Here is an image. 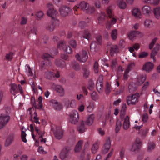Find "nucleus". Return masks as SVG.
Listing matches in <instances>:
<instances>
[{"instance_id":"obj_62","label":"nucleus","mask_w":160,"mask_h":160,"mask_svg":"<svg viewBox=\"0 0 160 160\" xmlns=\"http://www.w3.org/2000/svg\"><path fill=\"white\" fill-rule=\"evenodd\" d=\"M86 23L83 21L81 22L79 24V26L81 29L83 28L84 27L86 26Z\"/></svg>"},{"instance_id":"obj_60","label":"nucleus","mask_w":160,"mask_h":160,"mask_svg":"<svg viewBox=\"0 0 160 160\" xmlns=\"http://www.w3.org/2000/svg\"><path fill=\"white\" fill-rule=\"evenodd\" d=\"M117 61L116 60H113L112 61V63L111 64V67L112 69L115 68L116 67L117 65Z\"/></svg>"},{"instance_id":"obj_23","label":"nucleus","mask_w":160,"mask_h":160,"mask_svg":"<svg viewBox=\"0 0 160 160\" xmlns=\"http://www.w3.org/2000/svg\"><path fill=\"white\" fill-rule=\"evenodd\" d=\"M55 20H52L51 22L48 23L46 26V28L47 29L50 31H52L55 28V25L54 22Z\"/></svg>"},{"instance_id":"obj_31","label":"nucleus","mask_w":160,"mask_h":160,"mask_svg":"<svg viewBox=\"0 0 160 160\" xmlns=\"http://www.w3.org/2000/svg\"><path fill=\"white\" fill-rule=\"evenodd\" d=\"M82 142L81 141H78L74 148L75 151L76 152H79L82 149Z\"/></svg>"},{"instance_id":"obj_41","label":"nucleus","mask_w":160,"mask_h":160,"mask_svg":"<svg viewBox=\"0 0 160 160\" xmlns=\"http://www.w3.org/2000/svg\"><path fill=\"white\" fill-rule=\"evenodd\" d=\"M91 97L92 99L94 101H96L99 98L98 96L95 92H93L91 93Z\"/></svg>"},{"instance_id":"obj_12","label":"nucleus","mask_w":160,"mask_h":160,"mask_svg":"<svg viewBox=\"0 0 160 160\" xmlns=\"http://www.w3.org/2000/svg\"><path fill=\"white\" fill-rule=\"evenodd\" d=\"M52 63L50 61H43L41 63L40 68L41 70L46 69L52 65Z\"/></svg>"},{"instance_id":"obj_35","label":"nucleus","mask_w":160,"mask_h":160,"mask_svg":"<svg viewBox=\"0 0 160 160\" xmlns=\"http://www.w3.org/2000/svg\"><path fill=\"white\" fill-rule=\"evenodd\" d=\"M35 131L37 132V135H39V138H42L43 135H44L45 133L44 132H42L40 130H39L37 127L35 126Z\"/></svg>"},{"instance_id":"obj_13","label":"nucleus","mask_w":160,"mask_h":160,"mask_svg":"<svg viewBox=\"0 0 160 160\" xmlns=\"http://www.w3.org/2000/svg\"><path fill=\"white\" fill-rule=\"evenodd\" d=\"M77 129L80 133H82L85 131L86 128L84 126V123L83 120L80 121L77 127Z\"/></svg>"},{"instance_id":"obj_54","label":"nucleus","mask_w":160,"mask_h":160,"mask_svg":"<svg viewBox=\"0 0 160 160\" xmlns=\"http://www.w3.org/2000/svg\"><path fill=\"white\" fill-rule=\"evenodd\" d=\"M124 89V87L123 86H121L120 88L119 89L118 91H117L115 93V95H116L121 94L123 92Z\"/></svg>"},{"instance_id":"obj_38","label":"nucleus","mask_w":160,"mask_h":160,"mask_svg":"<svg viewBox=\"0 0 160 160\" xmlns=\"http://www.w3.org/2000/svg\"><path fill=\"white\" fill-rule=\"evenodd\" d=\"M112 39L115 40L116 39L117 37V30L114 29L112 30L111 34Z\"/></svg>"},{"instance_id":"obj_50","label":"nucleus","mask_w":160,"mask_h":160,"mask_svg":"<svg viewBox=\"0 0 160 160\" xmlns=\"http://www.w3.org/2000/svg\"><path fill=\"white\" fill-rule=\"evenodd\" d=\"M94 87V84L92 80L89 82L88 88L89 90H92Z\"/></svg>"},{"instance_id":"obj_17","label":"nucleus","mask_w":160,"mask_h":160,"mask_svg":"<svg viewBox=\"0 0 160 160\" xmlns=\"http://www.w3.org/2000/svg\"><path fill=\"white\" fill-rule=\"evenodd\" d=\"M142 12L143 14L149 16L151 13V9L149 6H145L142 8Z\"/></svg>"},{"instance_id":"obj_18","label":"nucleus","mask_w":160,"mask_h":160,"mask_svg":"<svg viewBox=\"0 0 160 160\" xmlns=\"http://www.w3.org/2000/svg\"><path fill=\"white\" fill-rule=\"evenodd\" d=\"M53 87L55 90L60 93V96H62L64 95V89L62 86L59 85H54Z\"/></svg>"},{"instance_id":"obj_45","label":"nucleus","mask_w":160,"mask_h":160,"mask_svg":"<svg viewBox=\"0 0 160 160\" xmlns=\"http://www.w3.org/2000/svg\"><path fill=\"white\" fill-rule=\"evenodd\" d=\"M155 147V144L153 142H150L148 143V150H151L153 149Z\"/></svg>"},{"instance_id":"obj_29","label":"nucleus","mask_w":160,"mask_h":160,"mask_svg":"<svg viewBox=\"0 0 160 160\" xmlns=\"http://www.w3.org/2000/svg\"><path fill=\"white\" fill-rule=\"evenodd\" d=\"M56 64L58 67L62 68H64L66 66L65 62L62 60H57L55 61Z\"/></svg>"},{"instance_id":"obj_40","label":"nucleus","mask_w":160,"mask_h":160,"mask_svg":"<svg viewBox=\"0 0 160 160\" xmlns=\"http://www.w3.org/2000/svg\"><path fill=\"white\" fill-rule=\"evenodd\" d=\"M53 107L54 109L57 111L60 110L62 108V105L61 103H58L54 105Z\"/></svg>"},{"instance_id":"obj_46","label":"nucleus","mask_w":160,"mask_h":160,"mask_svg":"<svg viewBox=\"0 0 160 160\" xmlns=\"http://www.w3.org/2000/svg\"><path fill=\"white\" fill-rule=\"evenodd\" d=\"M135 64L133 62H131L128 66L126 70L130 71L135 66Z\"/></svg>"},{"instance_id":"obj_64","label":"nucleus","mask_w":160,"mask_h":160,"mask_svg":"<svg viewBox=\"0 0 160 160\" xmlns=\"http://www.w3.org/2000/svg\"><path fill=\"white\" fill-rule=\"evenodd\" d=\"M151 23L152 22L149 20H147L144 22L145 25L148 27H149Z\"/></svg>"},{"instance_id":"obj_37","label":"nucleus","mask_w":160,"mask_h":160,"mask_svg":"<svg viewBox=\"0 0 160 160\" xmlns=\"http://www.w3.org/2000/svg\"><path fill=\"white\" fill-rule=\"evenodd\" d=\"M42 58L44 59V61H50V58H52V57L49 54L45 53L43 54Z\"/></svg>"},{"instance_id":"obj_58","label":"nucleus","mask_w":160,"mask_h":160,"mask_svg":"<svg viewBox=\"0 0 160 160\" xmlns=\"http://www.w3.org/2000/svg\"><path fill=\"white\" fill-rule=\"evenodd\" d=\"M110 86L108 83L106 85V92L107 94H108L111 91Z\"/></svg>"},{"instance_id":"obj_61","label":"nucleus","mask_w":160,"mask_h":160,"mask_svg":"<svg viewBox=\"0 0 160 160\" xmlns=\"http://www.w3.org/2000/svg\"><path fill=\"white\" fill-rule=\"evenodd\" d=\"M31 103L32 104L33 107H35V108L36 109L37 105L35 102V98L33 97L31 98Z\"/></svg>"},{"instance_id":"obj_51","label":"nucleus","mask_w":160,"mask_h":160,"mask_svg":"<svg viewBox=\"0 0 160 160\" xmlns=\"http://www.w3.org/2000/svg\"><path fill=\"white\" fill-rule=\"evenodd\" d=\"M69 44L72 48H76L77 46V44L75 40H71L69 42Z\"/></svg>"},{"instance_id":"obj_1","label":"nucleus","mask_w":160,"mask_h":160,"mask_svg":"<svg viewBox=\"0 0 160 160\" xmlns=\"http://www.w3.org/2000/svg\"><path fill=\"white\" fill-rule=\"evenodd\" d=\"M78 8L81 10L83 11L86 13L90 14L94 12L95 8L93 7L90 6L88 3L85 1H82L81 2L78 6L75 7L73 9L77 11L76 8Z\"/></svg>"},{"instance_id":"obj_52","label":"nucleus","mask_w":160,"mask_h":160,"mask_svg":"<svg viewBox=\"0 0 160 160\" xmlns=\"http://www.w3.org/2000/svg\"><path fill=\"white\" fill-rule=\"evenodd\" d=\"M148 129H145L144 130H141L139 132V133L142 136L145 137L148 132Z\"/></svg>"},{"instance_id":"obj_30","label":"nucleus","mask_w":160,"mask_h":160,"mask_svg":"<svg viewBox=\"0 0 160 160\" xmlns=\"http://www.w3.org/2000/svg\"><path fill=\"white\" fill-rule=\"evenodd\" d=\"M107 16L106 14L104 13H102L98 18V23L101 25H103V23L105 20Z\"/></svg>"},{"instance_id":"obj_53","label":"nucleus","mask_w":160,"mask_h":160,"mask_svg":"<svg viewBox=\"0 0 160 160\" xmlns=\"http://www.w3.org/2000/svg\"><path fill=\"white\" fill-rule=\"evenodd\" d=\"M26 134L24 131H22L21 132V138L22 141L24 142H26L27 140L26 138Z\"/></svg>"},{"instance_id":"obj_32","label":"nucleus","mask_w":160,"mask_h":160,"mask_svg":"<svg viewBox=\"0 0 160 160\" xmlns=\"http://www.w3.org/2000/svg\"><path fill=\"white\" fill-rule=\"evenodd\" d=\"M122 126V122L120 120L118 119L116 121L115 131L118 133L120 130Z\"/></svg>"},{"instance_id":"obj_26","label":"nucleus","mask_w":160,"mask_h":160,"mask_svg":"<svg viewBox=\"0 0 160 160\" xmlns=\"http://www.w3.org/2000/svg\"><path fill=\"white\" fill-rule=\"evenodd\" d=\"M44 76L48 79H51L54 77L55 73L53 72L48 71L45 72Z\"/></svg>"},{"instance_id":"obj_19","label":"nucleus","mask_w":160,"mask_h":160,"mask_svg":"<svg viewBox=\"0 0 160 160\" xmlns=\"http://www.w3.org/2000/svg\"><path fill=\"white\" fill-rule=\"evenodd\" d=\"M137 89V85L134 82H130L128 86L129 91L130 93H133Z\"/></svg>"},{"instance_id":"obj_9","label":"nucleus","mask_w":160,"mask_h":160,"mask_svg":"<svg viewBox=\"0 0 160 160\" xmlns=\"http://www.w3.org/2000/svg\"><path fill=\"white\" fill-rule=\"evenodd\" d=\"M71 9L69 7L62 6L59 8L60 14L62 17L68 16L71 11Z\"/></svg>"},{"instance_id":"obj_24","label":"nucleus","mask_w":160,"mask_h":160,"mask_svg":"<svg viewBox=\"0 0 160 160\" xmlns=\"http://www.w3.org/2000/svg\"><path fill=\"white\" fill-rule=\"evenodd\" d=\"M95 118V116L94 114H91L87 118L86 122L88 126L91 125L93 122Z\"/></svg>"},{"instance_id":"obj_10","label":"nucleus","mask_w":160,"mask_h":160,"mask_svg":"<svg viewBox=\"0 0 160 160\" xmlns=\"http://www.w3.org/2000/svg\"><path fill=\"white\" fill-rule=\"evenodd\" d=\"M111 147V141L110 138L108 137L102 149V152L104 154L106 153L109 150Z\"/></svg>"},{"instance_id":"obj_33","label":"nucleus","mask_w":160,"mask_h":160,"mask_svg":"<svg viewBox=\"0 0 160 160\" xmlns=\"http://www.w3.org/2000/svg\"><path fill=\"white\" fill-rule=\"evenodd\" d=\"M118 3L121 8L124 9L126 8V4L123 0H118Z\"/></svg>"},{"instance_id":"obj_36","label":"nucleus","mask_w":160,"mask_h":160,"mask_svg":"<svg viewBox=\"0 0 160 160\" xmlns=\"http://www.w3.org/2000/svg\"><path fill=\"white\" fill-rule=\"evenodd\" d=\"M154 14L156 18L158 19L160 18V8L154 9Z\"/></svg>"},{"instance_id":"obj_27","label":"nucleus","mask_w":160,"mask_h":160,"mask_svg":"<svg viewBox=\"0 0 160 160\" xmlns=\"http://www.w3.org/2000/svg\"><path fill=\"white\" fill-rule=\"evenodd\" d=\"M83 71V76L84 78H87L88 77L90 74V71L87 66H83L82 67Z\"/></svg>"},{"instance_id":"obj_20","label":"nucleus","mask_w":160,"mask_h":160,"mask_svg":"<svg viewBox=\"0 0 160 160\" xmlns=\"http://www.w3.org/2000/svg\"><path fill=\"white\" fill-rule=\"evenodd\" d=\"M10 92L14 96L18 92V87L16 84L13 83L11 84Z\"/></svg>"},{"instance_id":"obj_59","label":"nucleus","mask_w":160,"mask_h":160,"mask_svg":"<svg viewBox=\"0 0 160 160\" xmlns=\"http://www.w3.org/2000/svg\"><path fill=\"white\" fill-rule=\"evenodd\" d=\"M148 118V115L147 113L143 114L142 115V121L144 122H146L147 121Z\"/></svg>"},{"instance_id":"obj_16","label":"nucleus","mask_w":160,"mask_h":160,"mask_svg":"<svg viewBox=\"0 0 160 160\" xmlns=\"http://www.w3.org/2000/svg\"><path fill=\"white\" fill-rule=\"evenodd\" d=\"M14 135L13 134L10 135L6 139L5 142V147H8L11 144L13 141Z\"/></svg>"},{"instance_id":"obj_28","label":"nucleus","mask_w":160,"mask_h":160,"mask_svg":"<svg viewBox=\"0 0 160 160\" xmlns=\"http://www.w3.org/2000/svg\"><path fill=\"white\" fill-rule=\"evenodd\" d=\"M132 15L135 18H140L141 16L140 11L138 8H135L133 9L132 11Z\"/></svg>"},{"instance_id":"obj_21","label":"nucleus","mask_w":160,"mask_h":160,"mask_svg":"<svg viewBox=\"0 0 160 160\" xmlns=\"http://www.w3.org/2000/svg\"><path fill=\"white\" fill-rule=\"evenodd\" d=\"M109 50L110 51V54L112 56L115 53H117L118 52V49L117 45H112L110 47Z\"/></svg>"},{"instance_id":"obj_43","label":"nucleus","mask_w":160,"mask_h":160,"mask_svg":"<svg viewBox=\"0 0 160 160\" xmlns=\"http://www.w3.org/2000/svg\"><path fill=\"white\" fill-rule=\"evenodd\" d=\"M83 37L84 38L89 40L90 38L91 34L88 31L85 30L83 35Z\"/></svg>"},{"instance_id":"obj_6","label":"nucleus","mask_w":160,"mask_h":160,"mask_svg":"<svg viewBox=\"0 0 160 160\" xmlns=\"http://www.w3.org/2000/svg\"><path fill=\"white\" fill-rule=\"evenodd\" d=\"M142 145V142L139 138H137L134 142L133 144L131 149V151L133 152H138Z\"/></svg>"},{"instance_id":"obj_2","label":"nucleus","mask_w":160,"mask_h":160,"mask_svg":"<svg viewBox=\"0 0 160 160\" xmlns=\"http://www.w3.org/2000/svg\"><path fill=\"white\" fill-rule=\"evenodd\" d=\"M70 148L68 147H64L60 153V157L62 160H68L71 158Z\"/></svg>"},{"instance_id":"obj_25","label":"nucleus","mask_w":160,"mask_h":160,"mask_svg":"<svg viewBox=\"0 0 160 160\" xmlns=\"http://www.w3.org/2000/svg\"><path fill=\"white\" fill-rule=\"evenodd\" d=\"M146 75H142L139 76L137 79V84L138 85L142 84L146 79Z\"/></svg>"},{"instance_id":"obj_56","label":"nucleus","mask_w":160,"mask_h":160,"mask_svg":"<svg viewBox=\"0 0 160 160\" xmlns=\"http://www.w3.org/2000/svg\"><path fill=\"white\" fill-rule=\"evenodd\" d=\"M157 40V38H155L153 39L152 40V42L149 44V48L150 49H151L152 48L154 45L155 43Z\"/></svg>"},{"instance_id":"obj_7","label":"nucleus","mask_w":160,"mask_h":160,"mask_svg":"<svg viewBox=\"0 0 160 160\" xmlns=\"http://www.w3.org/2000/svg\"><path fill=\"white\" fill-rule=\"evenodd\" d=\"M75 57L77 60L82 62H85L88 58L87 52L84 50L82 51L81 56L79 54H77L76 55Z\"/></svg>"},{"instance_id":"obj_57","label":"nucleus","mask_w":160,"mask_h":160,"mask_svg":"<svg viewBox=\"0 0 160 160\" xmlns=\"http://www.w3.org/2000/svg\"><path fill=\"white\" fill-rule=\"evenodd\" d=\"M148 55V53L143 52H141L139 55L138 57L139 58H143L146 57Z\"/></svg>"},{"instance_id":"obj_44","label":"nucleus","mask_w":160,"mask_h":160,"mask_svg":"<svg viewBox=\"0 0 160 160\" xmlns=\"http://www.w3.org/2000/svg\"><path fill=\"white\" fill-rule=\"evenodd\" d=\"M98 143L97 142H95L93 145L92 148V152L93 153H95L96 152L98 148Z\"/></svg>"},{"instance_id":"obj_22","label":"nucleus","mask_w":160,"mask_h":160,"mask_svg":"<svg viewBox=\"0 0 160 160\" xmlns=\"http://www.w3.org/2000/svg\"><path fill=\"white\" fill-rule=\"evenodd\" d=\"M54 134L57 139H60L63 136V132L61 129L59 128L58 129L57 131L54 132Z\"/></svg>"},{"instance_id":"obj_3","label":"nucleus","mask_w":160,"mask_h":160,"mask_svg":"<svg viewBox=\"0 0 160 160\" xmlns=\"http://www.w3.org/2000/svg\"><path fill=\"white\" fill-rule=\"evenodd\" d=\"M47 7L48 9L47 12V15L51 17L52 20H55L57 16H58V12L54 9L53 6L52 4H48Z\"/></svg>"},{"instance_id":"obj_55","label":"nucleus","mask_w":160,"mask_h":160,"mask_svg":"<svg viewBox=\"0 0 160 160\" xmlns=\"http://www.w3.org/2000/svg\"><path fill=\"white\" fill-rule=\"evenodd\" d=\"M5 58L8 61L11 60L12 58V53L10 52L7 54Z\"/></svg>"},{"instance_id":"obj_49","label":"nucleus","mask_w":160,"mask_h":160,"mask_svg":"<svg viewBox=\"0 0 160 160\" xmlns=\"http://www.w3.org/2000/svg\"><path fill=\"white\" fill-rule=\"evenodd\" d=\"M157 53V52L153 50L151 53V58L153 60V62H155L156 61V59L155 58V56L156 55Z\"/></svg>"},{"instance_id":"obj_4","label":"nucleus","mask_w":160,"mask_h":160,"mask_svg":"<svg viewBox=\"0 0 160 160\" xmlns=\"http://www.w3.org/2000/svg\"><path fill=\"white\" fill-rule=\"evenodd\" d=\"M139 97V94L138 93L133 94L131 96H128L127 99L128 104V105L135 104L138 102Z\"/></svg>"},{"instance_id":"obj_48","label":"nucleus","mask_w":160,"mask_h":160,"mask_svg":"<svg viewBox=\"0 0 160 160\" xmlns=\"http://www.w3.org/2000/svg\"><path fill=\"white\" fill-rule=\"evenodd\" d=\"M98 66L99 65L97 61H96L94 63L93 66V68L95 73H97L98 72Z\"/></svg>"},{"instance_id":"obj_15","label":"nucleus","mask_w":160,"mask_h":160,"mask_svg":"<svg viewBox=\"0 0 160 160\" xmlns=\"http://www.w3.org/2000/svg\"><path fill=\"white\" fill-rule=\"evenodd\" d=\"M139 32L137 31H131L129 32L128 36L130 40L135 39L137 37V35L138 34Z\"/></svg>"},{"instance_id":"obj_14","label":"nucleus","mask_w":160,"mask_h":160,"mask_svg":"<svg viewBox=\"0 0 160 160\" xmlns=\"http://www.w3.org/2000/svg\"><path fill=\"white\" fill-rule=\"evenodd\" d=\"M130 126L129 119L128 116H126L124 119L122 127L124 130H127L128 129Z\"/></svg>"},{"instance_id":"obj_47","label":"nucleus","mask_w":160,"mask_h":160,"mask_svg":"<svg viewBox=\"0 0 160 160\" xmlns=\"http://www.w3.org/2000/svg\"><path fill=\"white\" fill-rule=\"evenodd\" d=\"M66 43L65 42L61 41L58 43L57 47L58 48H62L63 49L65 48V47L66 46Z\"/></svg>"},{"instance_id":"obj_11","label":"nucleus","mask_w":160,"mask_h":160,"mask_svg":"<svg viewBox=\"0 0 160 160\" xmlns=\"http://www.w3.org/2000/svg\"><path fill=\"white\" fill-rule=\"evenodd\" d=\"M154 67V64L152 62H148L143 65L142 69L148 72H149L153 69Z\"/></svg>"},{"instance_id":"obj_63","label":"nucleus","mask_w":160,"mask_h":160,"mask_svg":"<svg viewBox=\"0 0 160 160\" xmlns=\"http://www.w3.org/2000/svg\"><path fill=\"white\" fill-rule=\"evenodd\" d=\"M64 105L66 108H68L70 104V101L68 99H64Z\"/></svg>"},{"instance_id":"obj_5","label":"nucleus","mask_w":160,"mask_h":160,"mask_svg":"<svg viewBox=\"0 0 160 160\" xmlns=\"http://www.w3.org/2000/svg\"><path fill=\"white\" fill-rule=\"evenodd\" d=\"M10 119V117L5 113H2L0 116V129L2 128L7 124Z\"/></svg>"},{"instance_id":"obj_39","label":"nucleus","mask_w":160,"mask_h":160,"mask_svg":"<svg viewBox=\"0 0 160 160\" xmlns=\"http://www.w3.org/2000/svg\"><path fill=\"white\" fill-rule=\"evenodd\" d=\"M72 65L73 69L76 71H78L81 68V67L79 64L77 62H73L72 63Z\"/></svg>"},{"instance_id":"obj_42","label":"nucleus","mask_w":160,"mask_h":160,"mask_svg":"<svg viewBox=\"0 0 160 160\" xmlns=\"http://www.w3.org/2000/svg\"><path fill=\"white\" fill-rule=\"evenodd\" d=\"M63 50L68 53L70 54L72 53V50L71 48L69 46L67 45L63 48Z\"/></svg>"},{"instance_id":"obj_8","label":"nucleus","mask_w":160,"mask_h":160,"mask_svg":"<svg viewBox=\"0 0 160 160\" xmlns=\"http://www.w3.org/2000/svg\"><path fill=\"white\" fill-rule=\"evenodd\" d=\"M79 120V115L77 112L73 111L70 116L69 121L72 123L76 124Z\"/></svg>"},{"instance_id":"obj_34","label":"nucleus","mask_w":160,"mask_h":160,"mask_svg":"<svg viewBox=\"0 0 160 160\" xmlns=\"http://www.w3.org/2000/svg\"><path fill=\"white\" fill-rule=\"evenodd\" d=\"M103 85V83L97 82L96 84V87L97 90L99 93H101L102 91Z\"/></svg>"}]
</instances>
